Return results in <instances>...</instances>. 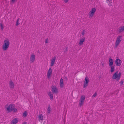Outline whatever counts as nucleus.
<instances>
[{"label":"nucleus","mask_w":124,"mask_h":124,"mask_svg":"<svg viewBox=\"0 0 124 124\" xmlns=\"http://www.w3.org/2000/svg\"><path fill=\"white\" fill-rule=\"evenodd\" d=\"M85 40V37L80 38L79 39V44L80 46L82 45Z\"/></svg>","instance_id":"10"},{"label":"nucleus","mask_w":124,"mask_h":124,"mask_svg":"<svg viewBox=\"0 0 124 124\" xmlns=\"http://www.w3.org/2000/svg\"><path fill=\"white\" fill-rule=\"evenodd\" d=\"M52 70L51 68H50L49 69L47 74V77L48 78H50L52 74Z\"/></svg>","instance_id":"7"},{"label":"nucleus","mask_w":124,"mask_h":124,"mask_svg":"<svg viewBox=\"0 0 124 124\" xmlns=\"http://www.w3.org/2000/svg\"><path fill=\"white\" fill-rule=\"evenodd\" d=\"M85 98V97L84 95H82L81 96L79 104V105L80 106H82L83 104Z\"/></svg>","instance_id":"8"},{"label":"nucleus","mask_w":124,"mask_h":124,"mask_svg":"<svg viewBox=\"0 0 124 124\" xmlns=\"http://www.w3.org/2000/svg\"><path fill=\"white\" fill-rule=\"evenodd\" d=\"M56 58V57L54 56L51 59V66H52L54 65L55 62Z\"/></svg>","instance_id":"14"},{"label":"nucleus","mask_w":124,"mask_h":124,"mask_svg":"<svg viewBox=\"0 0 124 124\" xmlns=\"http://www.w3.org/2000/svg\"><path fill=\"white\" fill-rule=\"evenodd\" d=\"M60 87H63V80L62 78H61L60 79Z\"/></svg>","instance_id":"20"},{"label":"nucleus","mask_w":124,"mask_h":124,"mask_svg":"<svg viewBox=\"0 0 124 124\" xmlns=\"http://www.w3.org/2000/svg\"><path fill=\"white\" fill-rule=\"evenodd\" d=\"M85 30H84L82 32L81 35H82V36H83L85 34Z\"/></svg>","instance_id":"27"},{"label":"nucleus","mask_w":124,"mask_h":124,"mask_svg":"<svg viewBox=\"0 0 124 124\" xmlns=\"http://www.w3.org/2000/svg\"><path fill=\"white\" fill-rule=\"evenodd\" d=\"M44 117L43 115L42 114H40L38 116V118L39 122H41V123L42 122Z\"/></svg>","instance_id":"11"},{"label":"nucleus","mask_w":124,"mask_h":124,"mask_svg":"<svg viewBox=\"0 0 124 124\" xmlns=\"http://www.w3.org/2000/svg\"><path fill=\"white\" fill-rule=\"evenodd\" d=\"M48 38L46 39L45 41V43H48Z\"/></svg>","instance_id":"28"},{"label":"nucleus","mask_w":124,"mask_h":124,"mask_svg":"<svg viewBox=\"0 0 124 124\" xmlns=\"http://www.w3.org/2000/svg\"><path fill=\"white\" fill-rule=\"evenodd\" d=\"M121 84H122L123 83V81H122L121 82Z\"/></svg>","instance_id":"31"},{"label":"nucleus","mask_w":124,"mask_h":124,"mask_svg":"<svg viewBox=\"0 0 124 124\" xmlns=\"http://www.w3.org/2000/svg\"><path fill=\"white\" fill-rule=\"evenodd\" d=\"M110 69V72H114L115 70V66L114 65H112L109 66Z\"/></svg>","instance_id":"17"},{"label":"nucleus","mask_w":124,"mask_h":124,"mask_svg":"<svg viewBox=\"0 0 124 124\" xmlns=\"http://www.w3.org/2000/svg\"><path fill=\"white\" fill-rule=\"evenodd\" d=\"M52 91L54 93H58V90L55 86H52Z\"/></svg>","instance_id":"12"},{"label":"nucleus","mask_w":124,"mask_h":124,"mask_svg":"<svg viewBox=\"0 0 124 124\" xmlns=\"http://www.w3.org/2000/svg\"><path fill=\"white\" fill-rule=\"evenodd\" d=\"M121 73L118 71H116L113 74L112 78L113 79H116L117 81L120 80L121 76Z\"/></svg>","instance_id":"1"},{"label":"nucleus","mask_w":124,"mask_h":124,"mask_svg":"<svg viewBox=\"0 0 124 124\" xmlns=\"http://www.w3.org/2000/svg\"><path fill=\"white\" fill-rule=\"evenodd\" d=\"M4 43L2 46V49L4 50H6L8 48L10 43L8 39H6L4 41Z\"/></svg>","instance_id":"3"},{"label":"nucleus","mask_w":124,"mask_h":124,"mask_svg":"<svg viewBox=\"0 0 124 124\" xmlns=\"http://www.w3.org/2000/svg\"><path fill=\"white\" fill-rule=\"evenodd\" d=\"M7 111L9 112L11 111L16 112L17 111V109L15 108V105L13 104H11L9 105L7 107H6Z\"/></svg>","instance_id":"2"},{"label":"nucleus","mask_w":124,"mask_h":124,"mask_svg":"<svg viewBox=\"0 0 124 124\" xmlns=\"http://www.w3.org/2000/svg\"><path fill=\"white\" fill-rule=\"evenodd\" d=\"M15 0H12V1L13 2H14L15 1Z\"/></svg>","instance_id":"32"},{"label":"nucleus","mask_w":124,"mask_h":124,"mask_svg":"<svg viewBox=\"0 0 124 124\" xmlns=\"http://www.w3.org/2000/svg\"><path fill=\"white\" fill-rule=\"evenodd\" d=\"M51 109L50 107V105L48 106L47 108V112L48 113H50Z\"/></svg>","instance_id":"21"},{"label":"nucleus","mask_w":124,"mask_h":124,"mask_svg":"<svg viewBox=\"0 0 124 124\" xmlns=\"http://www.w3.org/2000/svg\"><path fill=\"white\" fill-rule=\"evenodd\" d=\"M112 0H110L109 1H108L107 2L108 3V5L109 6L111 5V3L112 2Z\"/></svg>","instance_id":"24"},{"label":"nucleus","mask_w":124,"mask_h":124,"mask_svg":"<svg viewBox=\"0 0 124 124\" xmlns=\"http://www.w3.org/2000/svg\"><path fill=\"white\" fill-rule=\"evenodd\" d=\"M18 119L17 118H15L12 120L11 123V124H16L18 122Z\"/></svg>","instance_id":"16"},{"label":"nucleus","mask_w":124,"mask_h":124,"mask_svg":"<svg viewBox=\"0 0 124 124\" xmlns=\"http://www.w3.org/2000/svg\"><path fill=\"white\" fill-rule=\"evenodd\" d=\"M23 124H27V123L26 122H24Z\"/></svg>","instance_id":"33"},{"label":"nucleus","mask_w":124,"mask_h":124,"mask_svg":"<svg viewBox=\"0 0 124 124\" xmlns=\"http://www.w3.org/2000/svg\"><path fill=\"white\" fill-rule=\"evenodd\" d=\"M0 26L1 30H3L4 29V27L2 23H0Z\"/></svg>","instance_id":"25"},{"label":"nucleus","mask_w":124,"mask_h":124,"mask_svg":"<svg viewBox=\"0 0 124 124\" xmlns=\"http://www.w3.org/2000/svg\"><path fill=\"white\" fill-rule=\"evenodd\" d=\"M89 82L88 78L86 77L85 78V80L84 81V87L85 88L87 86L88 83Z\"/></svg>","instance_id":"6"},{"label":"nucleus","mask_w":124,"mask_h":124,"mask_svg":"<svg viewBox=\"0 0 124 124\" xmlns=\"http://www.w3.org/2000/svg\"><path fill=\"white\" fill-rule=\"evenodd\" d=\"M35 59V55L34 53L31 54L30 57V61L32 62H33Z\"/></svg>","instance_id":"13"},{"label":"nucleus","mask_w":124,"mask_h":124,"mask_svg":"<svg viewBox=\"0 0 124 124\" xmlns=\"http://www.w3.org/2000/svg\"><path fill=\"white\" fill-rule=\"evenodd\" d=\"M19 19H17L16 22V26H17L19 24Z\"/></svg>","instance_id":"26"},{"label":"nucleus","mask_w":124,"mask_h":124,"mask_svg":"<svg viewBox=\"0 0 124 124\" xmlns=\"http://www.w3.org/2000/svg\"><path fill=\"white\" fill-rule=\"evenodd\" d=\"M122 38V37L121 36L117 37L115 43V47H116L118 46Z\"/></svg>","instance_id":"4"},{"label":"nucleus","mask_w":124,"mask_h":124,"mask_svg":"<svg viewBox=\"0 0 124 124\" xmlns=\"http://www.w3.org/2000/svg\"><path fill=\"white\" fill-rule=\"evenodd\" d=\"M68 0H64V1L65 2H67L68 1Z\"/></svg>","instance_id":"30"},{"label":"nucleus","mask_w":124,"mask_h":124,"mask_svg":"<svg viewBox=\"0 0 124 124\" xmlns=\"http://www.w3.org/2000/svg\"><path fill=\"white\" fill-rule=\"evenodd\" d=\"M49 96H50V98L52 99L53 98V95L51 93V92H49L48 93Z\"/></svg>","instance_id":"22"},{"label":"nucleus","mask_w":124,"mask_h":124,"mask_svg":"<svg viewBox=\"0 0 124 124\" xmlns=\"http://www.w3.org/2000/svg\"><path fill=\"white\" fill-rule=\"evenodd\" d=\"M118 30L120 32L123 31L124 30V26H123L119 27Z\"/></svg>","instance_id":"19"},{"label":"nucleus","mask_w":124,"mask_h":124,"mask_svg":"<svg viewBox=\"0 0 124 124\" xmlns=\"http://www.w3.org/2000/svg\"><path fill=\"white\" fill-rule=\"evenodd\" d=\"M27 115V113L26 111H25L23 114V116L24 117H25Z\"/></svg>","instance_id":"23"},{"label":"nucleus","mask_w":124,"mask_h":124,"mask_svg":"<svg viewBox=\"0 0 124 124\" xmlns=\"http://www.w3.org/2000/svg\"><path fill=\"white\" fill-rule=\"evenodd\" d=\"M122 62L119 59H117L115 60V64L116 66H120L121 65Z\"/></svg>","instance_id":"9"},{"label":"nucleus","mask_w":124,"mask_h":124,"mask_svg":"<svg viewBox=\"0 0 124 124\" xmlns=\"http://www.w3.org/2000/svg\"><path fill=\"white\" fill-rule=\"evenodd\" d=\"M97 95V93L95 92L94 94L93 95L92 97H95Z\"/></svg>","instance_id":"29"},{"label":"nucleus","mask_w":124,"mask_h":124,"mask_svg":"<svg viewBox=\"0 0 124 124\" xmlns=\"http://www.w3.org/2000/svg\"><path fill=\"white\" fill-rule=\"evenodd\" d=\"M114 61L113 59H112L111 58H109V66H111L113 65V64Z\"/></svg>","instance_id":"15"},{"label":"nucleus","mask_w":124,"mask_h":124,"mask_svg":"<svg viewBox=\"0 0 124 124\" xmlns=\"http://www.w3.org/2000/svg\"><path fill=\"white\" fill-rule=\"evenodd\" d=\"M96 10V9L95 8H93L92 10L90 11L89 14V17H92L93 16Z\"/></svg>","instance_id":"5"},{"label":"nucleus","mask_w":124,"mask_h":124,"mask_svg":"<svg viewBox=\"0 0 124 124\" xmlns=\"http://www.w3.org/2000/svg\"><path fill=\"white\" fill-rule=\"evenodd\" d=\"M9 87L11 88H13L14 87V83L12 81H10Z\"/></svg>","instance_id":"18"}]
</instances>
